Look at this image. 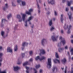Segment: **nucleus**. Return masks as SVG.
Wrapping results in <instances>:
<instances>
[{
  "instance_id": "f8f14e48",
  "label": "nucleus",
  "mask_w": 73,
  "mask_h": 73,
  "mask_svg": "<svg viewBox=\"0 0 73 73\" xmlns=\"http://www.w3.org/2000/svg\"><path fill=\"white\" fill-rule=\"evenodd\" d=\"M7 52L10 53H12V49L11 47H8L7 49Z\"/></svg>"
},
{
  "instance_id": "e433bc0d",
  "label": "nucleus",
  "mask_w": 73,
  "mask_h": 73,
  "mask_svg": "<svg viewBox=\"0 0 73 73\" xmlns=\"http://www.w3.org/2000/svg\"><path fill=\"white\" fill-rule=\"evenodd\" d=\"M5 21H7L5 19H2V23H4V22H5Z\"/></svg>"
},
{
  "instance_id": "dca6fc26",
  "label": "nucleus",
  "mask_w": 73,
  "mask_h": 73,
  "mask_svg": "<svg viewBox=\"0 0 73 73\" xmlns=\"http://www.w3.org/2000/svg\"><path fill=\"white\" fill-rule=\"evenodd\" d=\"M3 54L2 53H0V62H2L3 61V58H2V56H3Z\"/></svg>"
},
{
  "instance_id": "f3484780",
  "label": "nucleus",
  "mask_w": 73,
  "mask_h": 73,
  "mask_svg": "<svg viewBox=\"0 0 73 73\" xmlns=\"http://www.w3.org/2000/svg\"><path fill=\"white\" fill-rule=\"evenodd\" d=\"M39 51H40V52L42 54H44L45 53V51L44 50H40Z\"/></svg>"
},
{
  "instance_id": "37998d69",
  "label": "nucleus",
  "mask_w": 73,
  "mask_h": 73,
  "mask_svg": "<svg viewBox=\"0 0 73 73\" xmlns=\"http://www.w3.org/2000/svg\"><path fill=\"white\" fill-rule=\"evenodd\" d=\"M33 70H35V72L34 73H37V71H36V70L35 69V68H33Z\"/></svg>"
},
{
  "instance_id": "8fccbe9b",
  "label": "nucleus",
  "mask_w": 73,
  "mask_h": 73,
  "mask_svg": "<svg viewBox=\"0 0 73 73\" xmlns=\"http://www.w3.org/2000/svg\"><path fill=\"white\" fill-rule=\"evenodd\" d=\"M56 19V18H54L52 19H51V20H52V21L53 20V21H55V20Z\"/></svg>"
},
{
  "instance_id": "5701e85b",
  "label": "nucleus",
  "mask_w": 73,
  "mask_h": 73,
  "mask_svg": "<svg viewBox=\"0 0 73 73\" xmlns=\"http://www.w3.org/2000/svg\"><path fill=\"white\" fill-rule=\"evenodd\" d=\"M32 19H33V17L32 16H31L30 17H29L28 19L27 20H26V21H31V20Z\"/></svg>"
},
{
  "instance_id": "79ce46f5",
  "label": "nucleus",
  "mask_w": 73,
  "mask_h": 73,
  "mask_svg": "<svg viewBox=\"0 0 73 73\" xmlns=\"http://www.w3.org/2000/svg\"><path fill=\"white\" fill-rule=\"evenodd\" d=\"M66 69H67V67H66V68L65 69V71H64V73H66Z\"/></svg>"
},
{
  "instance_id": "2eb2a0df",
  "label": "nucleus",
  "mask_w": 73,
  "mask_h": 73,
  "mask_svg": "<svg viewBox=\"0 0 73 73\" xmlns=\"http://www.w3.org/2000/svg\"><path fill=\"white\" fill-rule=\"evenodd\" d=\"M53 61L55 64L58 63L60 64V60L57 59H55L53 60Z\"/></svg>"
},
{
  "instance_id": "5fc2aeb1",
  "label": "nucleus",
  "mask_w": 73,
  "mask_h": 73,
  "mask_svg": "<svg viewBox=\"0 0 73 73\" xmlns=\"http://www.w3.org/2000/svg\"><path fill=\"white\" fill-rule=\"evenodd\" d=\"M47 15H49L50 14V12L48 11L46 13Z\"/></svg>"
},
{
  "instance_id": "ddd939ff",
  "label": "nucleus",
  "mask_w": 73,
  "mask_h": 73,
  "mask_svg": "<svg viewBox=\"0 0 73 73\" xmlns=\"http://www.w3.org/2000/svg\"><path fill=\"white\" fill-rule=\"evenodd\" d=\"M48 2L49 4H51L53 5L55 4V1H54V0H51L50 1L48 0Z\"/></svg>"
},
{
  "instance_id": "b1692460",
  "label": "nucleus",
  "mask_w": 73,
  "mask_h": 73,
  "mask_svg": "<svg viewBox=\"0 0 73 73\" xmlns=\"http://www.w3.org/2000/svg\"><path fill=\"white\" fill-rule=\"evenodd\" d=\"M72 1H68L67 3V5H68V6H70V4L72 3Z\"/></svg>"
},
{
  "instance_id": "e2e57ef3",
  "label": "nucleus",
  "mask_w": 73,
  "mask_h": 73,
  "mask_svg": "<svg viewBox=\"0 0 73 73\" xmlns=\"http://www.w3.org/2000/svg\"><path fill=\"white\" fill-rule=\"evenodd\" d=\"M60 44H58V46H60Z\"/></svg>"
},
{
  "instance_id": "72a5a7b5",
  "label": "nucleus",
  "mask_w": 73,
  "mask_h": 73,
  "mask_svg": "<svg viewBox=\"0 0 73 73\" xmlns=\"http://www.w3.org/2000/svg\"><path fill=\"white\" fill-rule=\"evenodd\" d=\"M70 51L71 53V54L73 55V48H72L70 50Z\"/></svg>"
},
{
  "instance_id": "20e7f679",
  "label": "nucleus",
  "mask_w": 73,
  "mask_h": 73,
  "mask_svg": "<svg viewBox=\"0 0 73 73\" xmlns=\"http://www.w3.org/2000/svg\"><path fill=\"white\" fill-rule=\"evenodd\" d=\"M60 39L61 40V42H62L63 45H65L66 43V41L65 40V39L64 38H62V36H60L59 37Z\"/></svg>"
},
{
  "instance_id": "49530a36",
  "label": "nucleus",
  "mask_w": 73,
  "mask_h": 73,
  "mask_svg": "<svg viewBox=\"0 0 73 73\" xmlns=\"http://www.w3.org/2000/svg\"><path fill=\"white\" fill-rule=\"evenodd\" d=\"M60 32L61 33H62V34L64 33V31H63V30H62Z\"/></svg>"
},
{
  "instance_id": "a878e982",
  "label": "nucleus",
  "mask_w": 73,
  "mask_h": 73,
  "mask_svg": "<svg viewBox=\"0 0 73 73\" xmlns=\"http://www.w3.org/2000/svg\"><path fill=\"white\" fill-rule=\"evenodd\" d=\"M25 68L27 69L26 71V73H29V71H28V69H29V67H28L26 66Z\"/></svg>"
},
{
  "instance_id": "1a4fd4ad",
  "label": "nucleus",
  "mask_w": 73,
  "mask_h": 73,
  "mask_svg": "<svg viewBox=\"0 0 73 73\" xmlns=\"http://www.w3.org/2000/svg\"><path fill=\"white\" fill-rule=\"evenodd\" d=\"M28 44V42H23L22 44V46L23 47L22 48V50H24V46H27Z\"/></svg>"
},
{
  "instance_id": "4d7b16f0",
  "label": "nucleus",
  "mask_w": 73,
  "mask_h": 73,
  "mask_svg": "<svg viewBox=\"0 0 73 73\" xmlns=\"http://www.w3.org/2000/svg\"><path fill=\"white\" fill-rule=\"evenodd\" d=\"M2 49V47L0 46V50H1Z\"/></svg>"
},
{
  "instance_id": "aec40b11",
  "label": "nucleus",
  "mask_w": 73,
  "mask_h": 73,
  "mask_svg": "<svg viewBox=\"0 0 73 73\" xmlns=\"http://www.w3.org/2000/svg\"><path fill=\"white\" fill-rule=\"evenodd\" d=\"M8 7V4L6 3L5 4V7H4L3 8V10H5Z\"/></svg>"
},
{
  "instance_id": "c9c22d12",
  "label": "nucleus",
  "mask_w": 73,
  "mask_h": 73,
  "mask_svg": "<svg viewBox=\"0 0 73 73\" xmlns=\"http://www.w3.org/2000/svg\"><path fill=\"white\" fill-rule=\"evenodd\" d=\"M0 73H7L6 71H1V70H0Z\"/></svg>"
},
{
  "instance_id": "bf43d9fd",
  "label": "nucleus",
  "mask_w": 73,
  "mask_h": 73,
  "mask_svg": "<svg viewBox=\"0 0 73 73\" xmlns=\"http://www.w3.org/2000/svg\"><path fill=\"white\" fill-rule=\"evenodd\" d=\"M71 42L72 43H73V40H71Z\"/></svg>"
},
{
  "instance_id": "864d4df0",
  "label": "nucleus",
  "mask_w": 73,
  "mask_h": 73,
  "mask_svg": "<svg viewBox=\"0 0 73 73\" xmlns=\"http://www.w3.org/2000/svg\"><path fill=\"white\" fill-rule=\"evenodd\" d=\"M69 10V9L68 8H66V11H68Z\"/></svg>"
},
{
  "instance_id": "58836bf2",
  "label": "nucleus",
  "mask_w": 73,
  "mask_h": 73,
  "mask_svg": "<svg viewBox=\"0 0 73 73\" xmlns=\"http://www.w3.org/2000/svg\"><path fill=\"white\" fill-rule=\"evenodd\" d=\"M21 1V0H17V2L18 3H20Z\"/></svg>"
},
{
  "instance_id": "680f3d73",
  "label": "nucleus",
  "mask_w": 73,
  "mask_h": 73,
  "mask_svg": "<svg viewBox=\"0 0 73 73\" xmlns=\"http://www.w3.org/2000/svg\"><path fill=\"white\" fill-rule=\"evenodd\" d=\"M31 22H29V24H30V25H31Z\"/></svg>"
},
{
  "instance_id": "4be33fe9",
  "label": "nucleus",
  "mask_w": 73,
  "mask_h": 73,
  "mask_svg": "<svg viewBox=\"0 0 73 73\" xmlns=\"http://www.w3.org/2000/svg\"><path fill=\"white\" fill-rule=\"evenodd\" d=\"M11 17H12V14L10 13L9 15L7 16V18L8 20H9L10 18Z\"/></svg>"
},
{
  "instance_id": "a211bd4d",
  "label": "nucleus",
  "mask_w": 73,
  "mask_h": 73,
  "mask_svg": "<svg viewBox=\"0 0 73 73\" xmlns=\"http://www.w3.org/2000/svg\"><path fill=\"white\" fill-rule=\"evenodd\" d=\"M57 68L56 67H54L52 69L53 72H57Z\"/></svg>"
},
{
  "instance_id": "473e14b6",
  "label": "nucleus",
  "mask_w": 73,
  "mask_h": 73,
  "mask_svg": "<svg viewBox=\"0 0 73 73\" xmlns=\"http://www.w3.org/2000/svg\"><path fill=\"white\" fill-rule=\"evenodd\" d=\"M40 64L37 65L36 66V69H38L39 68H40Z\"/></svg>"
},
{
  "instance_id": "4c0bfd02",
  "label": "nucleus",
  "mask_w": 73,
  "mask_h": 73,
  "mask_svg": "<svg viewBox=\"0 0 73 73\" xmlns=\"http://www.w3.org/2000/svg\"><path fill=\"white\" fill-rule=\"evenodd\" d=\"M37 2H38L39 3H41L42 1L41 0H36Z\"/></svg>"
},
{
  "instance_id": "774afa93",
  "label": "nucleus",
  "mask_w": 73,
  "mask_h": 73,
  "mask_svg": "<svg viewBox=\"0 0 73 73\" xmlns=\"http://www.w3.org/2000/svg\"><path fill=\"white\" fill-rule=\"evenodd\" d=\"M73 35H72L71 36V38H73Z\"/></svg>"
},
{
  "instance_id": "c756f323",
  "label": "nucleus",
  "mask_w": 73,
  "mask_h": 73,
  "mask_svg": "<svg viewBox=\"0 0 73 73\" xmlns=\"http://www.w3.org/2000/svg\"><path fill=\"white\" fill-rule=\"evenodd\" d=\"M52 20H50L49 22V25H50V26H51L52 25Z\"/></svg>"
},
{
  "instance_id": "f704fd0d",
  "label": "nucleus",
  "mask_w": 73,
  "mask_h": 73,
  "mask_svg": "<svg viewBox=\"0 0 73 73\" xmlns=\"http://www.w3.org/2000/svg\"><path fill=\"white\" fill-rule=\"evenodd\" d=\"M29 54L30 55H32L33 54V51H30L29 52Z\"/></svg>"
},
{
  "instance_id": "a18cd8bd",
  "label": "nucleus",
  "mask_w": 73,
  "mask_h": 73,
  "mask_svg": "<svg viewBox=\"0 0 73 73\" xmlns=\"http://www.w3.org/2000/svg\"><path fill=\"white\" fill-rule=\"evenodd\" d=\"M64 48H65V49H68V46H65Z\"/></svg>"
},
{
  "instance_id": "393cba45",
  "label": "nucleus",
  "mask_w": 73,
  "mask_h": 73,
  "mask_svg": "<svg viewBox=\"0 0 73 73\" xmlns=\"http://www.w3.org/2000/svg\"><path fill=\"white\" fill-rule=\"evenodd\" d=\"M68 15L69 16V19L70 20L72 19V14L70 13H69L68 14Z\"/></svg>"
},
{
  "instance_id": "4468645a",
  "label": "nucleus",
  "mask_w": 73,
  "mask_h": 73,
  "mask_svg": "<svg viewBox=\"0 0 73 73\" xmlns=\"http://www.w3.org/2000/svg\"><path fill=\"white\" fill-rule=\"evenodd\" d=\"M13 68L14 71H17V70H18L19 69H20V67L18 66H14Z\"/></svg>"
},
{
  "instance_id": "69168bd1",
  "label": "nucleus",
  "mask_w": 73,
  "mask_h": 73,
  "mask_svg": "<svg viewBox=\"0 0 73 73\" xmlns=\"http://www.w3.org/2000/svg\"><path fill=\"white\" fill-rule=\"evenodd\" d=\"M68 55H69V52H68Z\"/></svg>"
},
{
  "instance_id": "a19ab883",
  "label": "nucleus",
  "mask_w": 73,
  "mask_h": 73,
  "mask_svg": "<svg viewBox=\"0 0 73 73\" xmlns=\"http://www.w3.org/2000/svg\"><path fill=\"white\" fill-rule=\"evenodd\" d=\"M54 13L55 16H57V12L54 11Z\"/></svg>"
},
{
  "instance_id": "cd10ccee",
  "label": "nucleus",
  "mask_w": 73,
  "mask_h": 73,
  "mask_svg": "<svg viewBox=\"0 0 73 73\" xmlns=\"http://www.w3.org/2000/svg\"><path fill=\"white\" fill-rule=\"evenodd\" d=\"M62 61L63 63H65V62H66V59L65 58H64L63 60H62Z\"/></svg>"
},
{
  "instance_id": "7c9ffc66",
  "label": "nucleus",
  "mask_w": 73,
  "mask_h": 73,
  "mask_svg": "<svg viewBox=\"0 0 73 73\" xmlns=\"http://www.w3.org/2000/svg\"><path fill=\"white\" fill-rule=\"evenodd\" d=\"M54 27L53 26H52L51 27V28H50V30L51 31H54V30L55 29Z\"/></svg>"
},
{
  "instance_id": "09e8293b",
  "label": "nucleus",
  "mask_w": 73,
  "mask_h": 73,
  "mask_svg": "<svg viewBox=\"0 0 73 73\" xmlns=\"http://www.w3.org/2000/svg\"><path fill=\"white\" fill-rule=\"evenodd\" d=\"M71 73H73V68H72V70L71 72Z\"/></svg>"
},
{
  "instance_id": "f257e3e1",
  "label": "nucleus",
  "mask_w": 73,
  "mask_h": 73,
  "mask_svg": "<svg viewBox=\"0 0 73 73\" xmlns=\"http://www.w3.org/2000/svg\"><path fill=\"white\" fill-rule=\"evenodd\" d=\"M26 17V14H23L22 15V18H21V17L20 15H17V19H19V22H21L22 20H23L24 22H25V27H28V24H27V21H25V17Z\"/></svg>"
},
{
  "instance_id": "6e6d98bb",
  "label": "nucleus",
  "mask_w": 73,
  "mask_h": 73,
  "mask_svg": "<svg viewBox=\"0 0 73 73\" xmlns=\"http://www.w3.org/2000/svg\"><path fill=\"white\" fill-rule=\"evenodd\" d=\"M37 6L38 8H39V5H38V4H37Z\"/></svg>"
},
{
  "instance_id": "6e6552de",
  "label": "nucleus",
  "mask_w": 73,
  "mask_h": 73,
  "mask_svg": "<svg viewBox=\"0 0 73 73\" xmlns=\"http://www.w3.org/2000/svg\"><path fill=\"white\" fill-rule=\"evenodd\" d=\"M46 39L45 38L43 39L41 41V44L42 45L44 46V45L46 43Z\"/></svg>"
},
{
  "instance_id": "39448f33",
  "label": "nucleus",
  "mask_w": 73,
  "mask_h": 73,
  "mask_svg": "<svg viewBox=\"0 0 73 73\" xmlns=\"http://www.w3.org/2000/svg\"><path fill=\"white\" fill-rule=\"evenodd\" d=\"M71 27H72V26L69 25V24H65L64 26V28L65 29H66L67 28H68V29H70L71 28Z\"/></svg>"
},
{
  "instance_id": "052dcab7",
  "label": "nucleus",
  "mask_w": 73,
  "mask_h": 73,
  "mask_svg": "<svg viewBox=\"0 0 73 73\" xmlns=\"http://www.w3.org/2000/svg\"><path fill=\"white\" fill-rule=\"evenodd\" d=\"M62 0V2L63 3H64L65 2V0Z\"/></svg>"
},
{
  "instance_id": "de8ad7c7",
  "label": "nucleus",
  "mask_w": 73,
  "mask_h": 73,
  "mask_svg": "<svg viewBox=\"0 0 73 73\" xmlns=\"http://www.w3.org/2000/svg\"><path fill=\"white\" fill-rule=\"evenodd\" d=\"M39 72H40V73H42V70L40 69V70Z\"/></svg>"
},
{
  "instance_id": "f03ea898",
  "label": "nucleus",
  "mask_w": 73,
  "mask_h": 73,
  "mask_svg": "<svg viewBox=\"0 0 73 73\" xmlns=\"http://www.w3.org/2000/svg\"><path fill=\"white\" fill-rule=\"evenodd\" d=\"M52 66V62H51V58H49L48 59L47 67L48 69H50Z\"/></svg>"
},
{
  "instance_id": "423d86ee",
  "label": "nucleus",
  "mask_w": 73,
  "mask_h": 73,
  "mask_svg": "<svg viewBox=\"0 0 73 73\" xmlns=\"http://www.w3.org/2000/svg\"><path fill=\"white\" fill-rule=\"evenodd\" d=\"M33 61V59L32 58H31L29 60L28 62L26 61V62L24 63L23 64V66H25L26 65H29V62H32Z\"/></svg>"
},
{
  "instance_id": "ea45409f",
  "label": "nucleus",
  "mask_w": 73,
  "mask_h": 73,
  "mask_svg": "<svg viewBox=\"0 0 73 73\" xmlns=\"http://www.w3.org/2000/svg\"><path fill=\"white\" fill-rule=\"evenodd\" d=\"M17 64L19 65H20V64H21V62H19V60H18L17 61Z\"/></svg>"
},
{
  "instance_id": "3c124183",
  "label": "nucleus",
  "mask_w": 73,
  "mask_h": 73,
  "mask_svg": "<svg viewBox=\"0 0 73 73\" xmlns=\"http://www.w3.org/2000/svg\"><path fill=\"white\" fill-rule=\"evenodd\" d=\"M12 6L14 7V6H15V4H14V3L12 2Z\"/></svg>"
},
{
  "instance_id": "9d476101",
  "label": "nucleus",
  "mask_w": 73,
  "mask_h": 73,
  "mask_svg": "<svg viewBox=\"0 0 73 73\" xmlns=\"http://www.w3.org/2000/svg\"><path fill=\"white\" fill-rule=\"evenodd\" d=\"M58 37V36L57 35L55 36L53 35L52 36V39L53 41H57V38Z\"/></svg>"
},
{
  "instance_id": "7ed1b4c3",
  "label": "nucleus",
  "mask_w": 73,
  "mask_h": 73,
  "mask_svg": "<svg viewBox=\"0 0 73 73\" xmlns=\"http://www.w3.org/2000/svg\"><path fill=\"white\" fill-rule=\"evenodd\" d=\"M45 57L44 56H38L35 58V60L36 61H37L38 60H39L40 61H42L43 60H44V59H45Z\"/></svg>"
},
{
  "instance_id": "13d9d810",
  "label": "nucleus",
  "mask_w": 73,
  "mask_h": 73,
  "mask_svg": "<svg viewBox=\"0 0 73 73\" xmlns=\"http://www.w3.org/2000/svg\"><path fill=\"white\" fill-rule=\"evenodd\" d=\"M38 13H40V10H38Z\"/></svg>"
},
{
  "instance_id": "0e129e2a",
  "label": "nucleus",
  "mask_w": 73,
  "mask_h": 73,
  "mask_svg": "<svg viewBox=\"0 0 73 73\" xmlns=\"http://www.w3.org/2000/svg\"><path fill=\"white\" fill-rule=\"evenodd\" d=\"M1 65V62H0V66Z\"/></svg>"
},
{
  "instance_id": "603ef678",
  "label": "nucleus",
  "mask_w": 73,
  "mask_h": 73,
  "mask_svg": "<svg viewBox=\"0 0 73 73\" xmlns=\"http://www.w3.org/2000/svg\"><path fill=\"white\" fill-rule=\"evenodd\" d=\"M70 33V31H69V30H68L67 32V33H68V34H69Z\"/></svg>"
},
{
  "instance_id": "9b49d317",
  "label": "nucleus",
  "mask_w": 73,
  "mask_h": 73,
  "mask_svg": "<svg viewBox=\"0 0 73 73\" xmlns=\"http://www.w3.org/2000/svg\"><path fill=\"white\" fill-rule=\"evenodd\" d=\"M1 35L2 36V37H3V38H5V37H7L8 34H7L6 35H4L5 34V33H4V31H2L1 33Z\"/></svg>"
},
{
  "instance_id": "2f4dec72",
  "label": "nucleus",
  "mask_w": 73,
  "mask_h": 73,
  "mask_svg": "<svg viewBox=\"0 0 73 73\" xmlns=\"http://www.w3.org/2000/svg\"><path fill=\"white\" fill-rule=\"evenodd\" d=\"M55 56L56 58H59V56L58 54V53L57 52L55 53Z\"/></svg>"
},
{
  "instance_id": "c85d7f7f",
  "label": "nucleus",
  "mask_w": 73,
  "mask_h": 73,
  "mask_svg": "<svg viewBox=\"0 0 73 73\" xmlns=\"http://www.w3.org/2000/svg\"><path fill=\"white\" fill-rule=\"evenodd\" d=\"M22 4L23 6H25L26 5V3L25 1H22Z\"/></svg>"
},
{
  "instance_id": "c03bdc74",
  "label": "nucleus",
  "mask_w": 73,
  "mask_h": 73,
  "mask_svg": "<svg viewBox=\"0 0 73 73\" xmlns=\"http://www.w3.org/2000/svg\"><path fill=\"white\" fill-rule=\"evenodd\" d=\"M24 56H25V54H24V53L22 54V57H24Z\"/></svg>"
},
{
  "instance_id": "0eeeda50",
  "label": "nucleus",
  "mask_w": 73,
  "mask_h": 73,
  "mask_svg": "<svg viewBox=\"0 0 73 73\" xmlns=\"http://www.w3.org/2000/svg\"><path fill=\"white\" fill-rule=\"evenodd\" d=\"M29 12L26 11L25 12V13L29 15H31V12L33 11V9H29Z\"/></svg>"
},
{
  "instance_id": "bb28decb",
  "label": "nucleus",
  "mask_w": 73,
  "mask_h": 73,
  "mask_svg": "<svg viewBox=\"0 0 73 73\" xmlns=\"http://www.w3.org/2000/svg\"><path fill=\"white\" fill-rule=\"evenodd\" d=\"M64 50V48H60L58 49V51L60 52H62V51H63Z\"/></svg>"
},
{
  "instance_id": "412c9836",
  "label": "nucleus",
  "mask_w": 73,
  "mask_h": 73,
  "mask_svg": "<svg viewBox=\"0 0 73 73\" xmlns=\"http://www.w3.org/2000/svg\"><path fill=\"white\" fill-rule=\"evenodd\" d=\"M18 46L17 45H16L14 47V51L15 52H16L17 50V49H18Z\"/></svg>"
},
{
  "instance_id": "338daca9",
  "label": "nucleus",
  "mask_w": 73,
  "mask_h": 73,
  "mask_svg": "<svg viewBox=\"0 0 73 73\" xmlns=\"http://www.w3.org/2000/svg\"><path fill=\"white\" fill-rule=\"evenodd\" d=\"M61 69H62V70H63V69H64V68H61Z\"/></svg>"
},
{
  "instance_id": "6ab92c4d",
  "label": "nucleus",
  "mask_w": 73,
  "mask_h": 73,
  "mask_svg": "<svg viewBox=\"0 0 73 73\" xmlns=\"http://www.w3.org/2000/svg\"><path fill=\"white\" fill-rule=\"evenodd\" d=\"M63 17H64V15L61 14V17H60V20L62 23H63V20H64V19H63Z\"/></svg>"
}]
</instances>
